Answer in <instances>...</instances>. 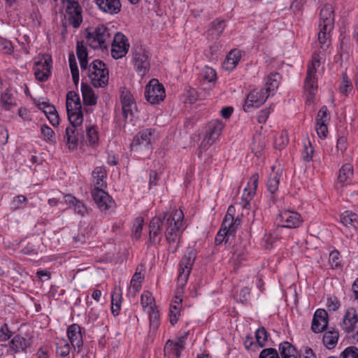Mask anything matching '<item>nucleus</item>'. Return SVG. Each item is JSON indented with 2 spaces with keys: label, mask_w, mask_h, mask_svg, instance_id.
I'll use <instances>...</instances> for the list:
<instances>
[{
  "label": "nucleus",
  "mask_w": 358,
  "mask_h": 358,
  "mask_svg": "<svg viewBox=\"0 0 358 358\" xmlns=\"http://www.w3.org/2000/svg\"><path fill=\"white\" fill-rule=\"evenodd\" d=\"M183 218L184 214L180 209L154 217L148 225L149 242L153 245L159 244L162 238V230L165 229L167 250L170 253L176 252L180 245Z\"/></svg>",
  "instance_id": "nucleus-1"
},
{
  "label": "nucleus",
  "mask_w": 358,
  "mask_h": 358,
  "mask_svg": "<svg viewBox=\"0 0 358 358\" xmlns=\"http://www.w3.org/2000/svg\"><path fill=\"white\" fill-rule=\"evenodd\" d=\"M334 27V13L331 4H324L320 13L318 41L320 48L326 50L330 45L331 32Z\"/></svg>",
  "instance_id": "nucleus-2"
},
{
  "label": "nucleus",
  "mask_w": 358,
  "mask_h": 358,
  "mask_svg": "<svg viewBox=\"0 0 358 358\" xmlns=\"http://www.w3.org/2000/svg\"><path fill=\"white\" fill-rule=\"evenodd\" d=\"M196 257V250L192 248H188L182 257L178 268L177 278V292L183 294L184 288L187 284L192 266Z\"/></svg>",
  "instance_id": "nucleus-3"
},
{
  "label": "nucleus",
  "mask_w": 358,
  "mask_h": 358,
  "mask_svg": "<svg viewBox=\"0 0 358 358\" xmlns=\"http://www.w3.org/2000/svg\"><path fill=\"white\" fill-rule=\"evenodd\" d=\"M196 257V250L192 248H188L182 257L178 268L177 278V292L183 294L184 288L187 284L192 266Z\"/></svg>",
  "instance_id": "nucleus-4"
},
{
  "label": "nucleus",
  "mask_w": 358,
  "mask_h": 358,
  "mask_svg": "<svg viewBox=\"0 0 358 358\" xmlns=\"http://www.w3.org/2000/svg\"><path fill=\"white\" fill-rule=\"evenodd\" d=\"M66 106L70 127L78 128L83 121L82 106L78 94L73 91L69 92L66 94Z\"/></svg>",
  "instance_id": "nucleus-5"
},
{
  "label": "nucleus",
  "mask_w": 358,
  "mask_h": 358,
  "mask_svg": "<svg viewBox=\"0 0 358 358\" xmlns=\"http://www.w3.org/2000/svg\"><path fill=\"white\" fill-rule=\"evenodd\" d=\"M131 62L135 71L141 77L146 75L150 66V54L143 45L135 44L131 49Z\"/></svg>",
  "instance_id": "nucleus-6"
},
{
  "label": "nucleus",
  "mask_w": 358,
  "mask_h": 358,
  "mask_svg": "<svg viewBox=\"0 0 358 358\" xmlns=\"http://www.w3.org/2000/svg\"><path fill=\"white\" fill-rule=\"evenodd\" d=\"M88 76L94 87H103L108 83V71L101 60H95L89 66Z\"/></svg>",
  "instance_id": "nucleus-7"
},
{
  "label": "nucleus",
  "mask_w": 358,
  "mask_h": 358,
  "mask_svg": "<svg viewBox=\"0 0 358 358\" xmlns=\"http://www.w3.org/2000/svg\"><path fill=\"white\" fill-rule=\"evenodd\" d=\"M223 128L224 124L218 120H212L208 124L205 136L198 150L199 157H201L202 152L206 151L210 145L215 142L219 138Z\"/></svg>",
  "instance_id": "nucleus-8"
},
{
  "label": "nucleus",
  "mask_w": 358,
  "mask_h": 358,
  "mask_svg": "<svg viewBox=\"0 0 358 358\" xmlns=\"http://www.w3.org/2000/svg\"><path fill=\"white\" fill-rule=\"evenodd\" d=\"M240 224L241 220L239 219L234 220L233 215H226L222 227L215 236V244L220 245L224 241L227 242L229 237L233 236Z\"/></svg>",
  "instance_id": "nucleus-9"
},
{
  "label": "nucleus",
  "mask_w": 358,
  "mask_h": 358,
  "mask_svg": "<svg viewBox=\"0 0 358 358\" xmlns=\"http://www.w3.org/2000/svg\"><path fill=\"white\" fill-rule=\"evenodd\" d=\"M87 39L90 46L94 49L106 48L107 43L110 41V34L108 29L102 25L96 27L94 32L89 33Z\"/></svg>",
  "instance_id": "nucleus-10"
},
{
  "label": "nucleus",
  "mask_w": 358,
  "mask_h": 358,
  "mask_svg": "<svg viewBox=\"0 0 358 358\" xmlns=\"http://www.w3.org/2000/svg\"><path fill=\"white\" fill-rule=\"evenodd\" d=\"M165 90L156 79L151 80L145 87V97L151 104H158L165 98Z\"/></svg>",
  "instance_id": "nucleus-11"
},
{
  "label": "nucleus",
  "mask_w": 358,
  "mask_h": 358,
  "mask_svg": "<svg viewBox=\"0 0 358 358\" xmlns=\"http://www.w3.org/2000/svg\"><path fill=\"white\" fill-rule=\"evenodd\" d=\"M57 1V0H54ZM66 3V12L69 24L78 28L82 22L81 7L77 0H62Z\"/></svg>",
  "instance_id": "nucleus-12"
},
{
  "label": "nucleus",
  "mask_w": 358,
  "mask_h": 358,
  "mask_svg": "<svg viewBox=\"0 0 358 358\" xmlns=\"http://www.w3.org/2000/svg\"><path fill=\"white\" fill-rule=\"evenodd\" d=\"M111 46V55L114 59H117L126 55L129 48V43L124 34L117 32L113 37Z\"/></svg>",
  "instance_id": "nucleus-13"
},
{
  "label": "nucleus",
  "mask_w": 358,
  "mask_h": 358,
  "mask_svg": "<svg viewBox=\"0 0 358 358\" xmlns=\"http://www.w3.org/2000/svg\"><path fill=\"white\" fill-rule=\"evenodd\" d=\"M268 97L264 89H254L247 96L243 110L248 112L250 108H259Z\"/></svg>",
  "instance_id": "nucleus-14"
},
{
  "label": "nucleus",
  "mask_w": 358,
  "mask_h": 358,
  "mask_svg": "<svg viewBox=\"0 0 358 358\" xmlns=\"http://www.w3.org/2000/svg\"><path fill=\"white\" fill-rule=\"evenodd\" d=\"M259 182L258 173H254L249 179L248 185L244 188L240 205L245 209H249L250 201L254 197Z\"/></svg>",
  "instance_id": "nucleus-15"
},
{
  "label": "nucleus",
  "mask_w": 358,
  "mask_h": 358,
  "mask_svg": "<svg viewBox=\"0 0 358 358\" xmlns=\"http://www.w3.org/2000/svg\"><path fill=\"white\" fill-rule=\"evenodd\" d=\"M279 222L282 227L297 228L303 222V219L299 213L292 210H283L278 215Z\"/></svg>",
  "instance_id": "nucleus-16"
},
{
  "label": "nucleus",
  "mask_w": 358,
  "mask_h": 358,
  "mask_svg": "<svg viewBox=\"0 0 358 358\" xmlns=\"http://www.w3.org/2000/svg\"><path fill=\"white\" fill-rule=\"evenodd\" d=\"M52 59L48 55H43L42 59L36 62L34 66V75L36 78L44 82L47 80L50 75Z\"/></svg>",
  "instance_id": "nucleus-17"
},
{
  "label": "nucleus",
  "mask_w": 358,
  "mask_h": 358,
  "mask_svg": "<svg viewBox=\"0 0 358 358\" xmlns=\"http://www.w3.org/2000/svg\"><path fill=\"white\" fill-rule=\"evenodd\" d=\"M156 130L153 128H146L141 130L134 138L131 146L143 145L148 148H151L155 140Z\"/></svg>",
  "instance_id": "nucleus-18"
},
{
  "label": "nucleus",
  "mask_w": 358,
  "mask_h": 358,
  "mask_svg": "<svg viewBox=\"0 0 358 358\" xmlns=\"http://www.w3.org/2000/svg\"><path fill=\"white\" fill-rule=\"evenodd\" d=\"M92 196L101 211H106L114 207V201L101 188H94L92 190Z\"/></svg>",
  "instance_id": "nucleus-19"
},
{
  "label": "nucleus",
  "mask_w": 358,
  "mask_h": 358,
  "mask_svg": "<svg viewBox=\"0 0 358 358\" xmlns=\"http://www.w3.org/2000/svg\"><path fill=\"white\" fill-rule=\"evenodd\" d=\"M122 114L125 120L129 117L132 118L134 111H136V104L132 94L127 90H123L120 94Z\"/></svg>",
  "instance_id": "nucleus-20"
},
{
  "label": "nucleus",
  "mask_w": 358,
  "mask_h": 358,
  "mask_svg": "<svg viewBox=\"0 0 358 358\" xmlns=\"http://www.w3.org/2000/svg\"><path fill=\"white\" fill-rule=\"evenodd\" d=\"M330 120L328 109L323 106L317 113L315 119V130L320 138H325L328 132L327 123Z\"/></svg>",
  "instance_id": "nucleus-21"
},
{
  "label": "nucleus",
  "mask_w": 358,
  "mask_h": 358,
  "mask_svg": "<svg viewBox=\"0 0 358 358\" xmlns=\"http://www.w3.org/2000/svg\"><path fill=\"white\" fill-rule=\"evenodd\" d=\"M140 0H129L132 4H136ZM99 9L109 15L117 14L122 8L120 0H95Z\"/></svg>",
  "instance_id": "nucleus-22"
},
{
  "label": "nucleus",
  "mask_w": 358,
  "mask_h": 358,
  "mask_svg": "<svg viewBox=\"0 0 358 358\" xmlns=\"http://www.w3.org/2000/svg\"><path fill=\"white\" fill-rule=\"evenodd\" d=\"M188 333H185V336L179 338L178 341L174 343L169 340L165 344L164 351L165 356L169 358L173 357L174 358H179L180 352L184 349L185 340L187 337Z\"/></svg>",
  "instance_id": "nucleus-23"
},
{
  "label": "nucleus",
  "mask_w": 358,
  "mask_h": 358,
  "mask_svg": "<svg viewBox=\"0 0 358 358\" xmlns=\"http://www.w3.org/2000/svg\"><path fill=\"white\" fill-rule=\"evenodd\" d=\"M328 314L324 309H317L314 314L311 329L315 333H320L328 328Z\"/></svg>",
  "instance_id": "nucleus-24"
},
{
  "label": "nucleus",
  "mask_w": 358,
  "mask_h": 358,
  "mask_svg": "<svg viewBox=\"0 0 358 358\" xmlns=\"http://www.w3.org/2000/svg\"><path fill=\"white\" fill-rule=\"evenodd\" d=\"M64 138L70 150L77 148L80 141L83 138V131L80 128L68 127L66 129Z\"/></svg>",
  "instance_id": "nucleus-25"
},
{
  "label": "nucleus",
  "mask_w": 358,
  "mask_h": 358,
  "mask_svg": "<svg viewBox=\"0 0 358 358\" xmlns=\"http://www.w3.org/2000/svg\"><path fill=\"white\" fill-rule=\"evenodd\" d=\"M67 336L71 345L75 349L77 348L78 352H80L83 345L81 327L77 324L70 325L67 329Z\"/></svg>",
  "instance_id": "nucleus-26"
},
{
  "label": "nucleus",
  "mask_w": 358,
  "mask_h": 358,
  "mask_svg": "<svg viewBox=\"0 0 358 358\" xmlns=\"http://www.w3.org/2000/svg\"><path fill=\"white\" fill-rule=\"evenodd\" d=\"M358 322V315L354 308H349L345 314L342 328L347 333L354 332Z\"/></svg>",
  "instance_id": "nucleus-27"
},
{
  "label": "nucleus",
  "mask_w": 358,
  "mask_h": 358,
  "mask_svg": "<svg viewBox=\"0 0 358 358\" xmlns=\"http://www.w3.org/2000/svg\"><path fill=\"white\" fill-rule=\"evenodd\" d=\"M315 75L307 72L306 77L304 81V90L306 96V99L308 101H312L315 97V92L317 90V80Z\"/></svg>",
  "instance_id": "nucleus-28"
},
{
  "label": "nucleus",
  "mask_w": 358,
  "mask_h": 358,
  "mask_svg": "<svg viewBox=\"0 0 358 358\" xmlns=\"http://www.w3.org/2000/svg\"><path fill=\"white\" fill-rule=\"evenodd\" d=\"M338 331L334 327H328L323 335L322 343L327 349H334L338 343Z\"/></svg>",
  "instance_id": "nucleus-29"
},
{
  "label": "nucleus",
  "mask_w": 358,
  "mask_h": 358,
  "mask_svg": "<svg viewBox=\"0 0 358 358\" xmlns=\"http://www.w3.org/2000/svg\"><path fill=\"white\" fill-rule=\"evenodd\" d=\"M144 278V270L143 266H138L136 269V272L130 282V287L129 289V292L136 295V293L139 292L141 288V283Z\"/></svg>",
  "instance_id": "nucleus-30"
},
{
  "label": "nucleus",
  "mask_w": 358,
  "mask_h": 358,
  "mask_svg": "<svg viewBox=\"0 0 358 358\" xmlns=\"http://www.w3.org/2000/svg\"><path fill=\"white\" fill-rule=\"evenodd\" d=\"M178 295L176 296L175 301H173L170 305L169 308V320L172 325H174L177 323L179 316L180 315L181 310V302L182 298L180 295L182 294H178Z\"/></svg>",
  "instance_id": "nucleus-31"
},
{
  "label": "nucleus",
  "mask_w": 358,
  "mask_h": 358,
  "mask_svg": "<svg viewBox=\"0 0 358 358\" xmlns=\"http://www.w3.org/2000/svg\"><path fill=\"white\" fill-rule=\"evenodd\" d=\"M353 176V168L350 164H345L339 170L338 183L343 187L350 182Z\"/></svg>",
  "instance_id": "nucleus-32"
},
{
  "label": "nucleus",
  "mask_w": 358,
  "mask_h": 358,
  "mask_svg": "<svg viewBox=\"0 0 358 358\" xmlns=\"http://www.w3.org/2000/svg\"><path fill=\"white\" fill-rule=\"evenodd\" d=\"M340 220L346 227L354 229L358 227V215L350 210L343 212L340 216Z\"/></svg>",
  "instance_id": "nucleus-33"
},
{
  "label": "nucleus",
  "mask_w": 358,
  "mask_h": 358,
  "mask_svg": "<svg viewBox=\"0 0 358 358\" xmlns=\"http://www.w3.org/2000/svg\"><path fill=\"white\" fill-rule=\"evenodd\" d=\"M81 92L83 99V102L87 106H94L96 104L97 97L95 96L94 92L92 87L87 84L82 83Z\"/></svg>",
  "instance_id": "nucleus-34"
},
{
  "label": "nucleus",
  "mask_w": 358,
  "mask_h": 358,
  "mask_svg": "<svg viewBox=\"0 0 358 358\" xmlns=\"http://www.w3.org/2000/svg\"><path fill=\"white\" fill-rule=\"evenodd\" d=\"M282 171H274V167H272V173L269 175L266 187L271 194H274L278 189L279 183L282 176Z\"/></svg>",
  "instance_id": "nucleus-35"
},
{
  "label": "nucleus",
  "mask_w": 358,
  "mask_h": 358,
  "mask_svg": "<svg viewBox=\"0 0 358 358\" xmlns=\"http://www.w3.org/2000/svg\"><path fill=\"white\" fill-rule=\"evenodd\" d=\"M29 345V341L20 335H15L10 342V348L14 352L24 351Z\"/></svg>",
  "instance_id": "nucleus-36"
},
{
  "label": "nucleus",
  "mask_w": 358,
  "mask_h": 358,
  "mask_svg": "<svg viewBox=\"0 0 358 358\" xmlns=\"http://www.w3.org/2000/svg\"><path fill=\"white\" fill-rule=\"evenodd\" d=\"M241 59V52L238 50H231L226 57L224 62V68L227 70L234 69Z\"/></svg>",
  "instance_id": "nucleus-37"
},
{
  "label": "nucleus",
  "mask_w": 358,
  "mask_h": 358,
  "mask_svg": "<svg viewBox=\"0 0 358 358\" xmlns=\"http://www.w3.org/2000/svg\"><path fill=\"white\" fill-rule=\"evenodd\" d=\"M92 177L95 188H101L106 186V171L104 168L96 167L92 172Z\"/></svg>",
  "instance_id": "nucleus-38"
},
{
  "label": "nucleus",
  "mask_w": 358,
  "mask_h": 358,
  "mask_svg": "<svg viewBox=\"0 0 358 358\" xmlns=\"http://www.w3.org/2000/svg\"><path fill=\"white\" fill-rule=\"evenodd\" d=\"M280 80V76L278 73H271L266 78V88L264 89L268 96L271 92H273L278 87Z\"/></svg>",
  "instance_id": "nucleus-39"
},
{
  "label": "nucleus",
  "mask_w": 358,
  "mask_h": 358,
  "mask_svg": "<svg viewBox=\"0 0 358 358\" xmlns=\"http://www.w3.org/2000/svg\"><path fill=\"white\" fill-rule=\"evenodd\" d=\"M141 304L145 312L157 308L155 298L149 291H144L141 294Z\"/></svg>",
  "instance_id": "nucleus-40"
},
{
  "label": "nucleus",
  "mask_w": 358,
  "mask_h": 358,
  "mask_svg": "<svg viewBox=\"0 0 358 358\" xmlns=\"http://www.w3.org/2000/svg\"><path fill=\"white\" fill-rule=\"evenodd\" d=\"M225 22L220 19H216L211 23V27L208 31V34L211 36L213 39L217 38L223 32L225 28Z\"/></svg>",
  "instance_id": "nucleus-41"
},
{
  "label": "nucleus",
  "mask_w": 358,
  "mask_h": 358,
  "mask_svg": "<svg viewBox=\"0 0 358 358\" xmlns=\"http://www.w3.org/2000/svg\"><path fill=\"white\" fill-rule=\"evenodd\" d=\"M279 350L282 358H298L295 348L287 341L280 344Z\"/></svg>",
  "instance_id": "nucleus-42"
},
{
  "label": "nucleus",
  "mask_w": 358,
  "mask_h": 358,
  "mask_svg": "<svg viewBox=\"0 0 358 358\" xmlns=\"http://www.w3.org/2000/svg\"><path fill=\"white\" fill-rule=\"evenodd\" d=\"M76 53L81 69H86L87 67V52L82 42H77Z\"/></svg>",
  "instance_id": "nucleus-43"
},
{
  "label": "nucleus",
  "mask_w": 358,
  "mask_h": 358,
  "mask_svg": "<svg viewBox=\"0 0 358 358\" xmlns=\"http://www.w3.org/2000/svg\"><path fill=\"white\" fill-rule=\"evenodd\" d=\"M200 77L204 83H214L216 79V72L213 68L205 66L200 73Z\"/></svg>",
  "instance_id": "nucleus-44"
},
{
  "label": "nucleus",
  "mask_w": 358,
  "mask_h": 358,
  "mask_svg": "<svg viewBox=\"0 0 358 358\" xmlns=\"http://www.w3.org/2000/svg\"><path fill=\"white\" fill-rule=\"evenodd\" d=\"M147 313L149 314L150 328L153 331H156L160 324L159 312L157 308H155L147 311Z\"/></svg>",
  "instance_id": "nucleus-45"
},
{
  "label": "nucleus",
  "mask_w": 358,
  "mask_h": 358,
  "mask_svg": "<svg viewBox=\"0 0 358 358\" xmlns=\"http://www.w3.org/2000/svg\"><path fill=\"white\" fill-rule=\"evenodd\" d=\"M0 103L1 107L6 110H11L12 108L15 106L14 98L13 97L12 94L8 92L3 93L1 95Z\"/></svg>",
  "instance_id": "nucleus-46"
},
{
  "label": "nucleus",
  "mask_w": 358,
  "mask_h": 358,
  "mask_svg": "<svg viewBox=\"0 0 358 358\" xmlns=\"http://www.w3.org/2000/svg\"><path fill=\"white\" fill-rule=\"evenodd\" d=\"M69 62L72 75L73 82L75 85H77L79 82V71L77 66L76 57L73 53L70 54Z\"/></svg>",
  "instance_id": "nucleus-47"
},
{
  "label": "nucleus",
  "mask_w": 358,
  "mask_h": 358,
  "mask_svg": "<svg viewBox=\"0 0 358 358\" xmlns=\"http://www.w3.org/2000/svg\"><path fill=\"white\" fill-rule=\"evenodd\" d=\"M41 133L43 140L46 142L55 143V134L52 128L46 124L41 127Z\"/></svg>",
  "instance_id": "nucleus-48"
},
{
  "label": "nucleus",
  "mask_w": 358,
  "mask_h": 358,
  "mask_svg": "<svg viewBox=\"0 0 358 358\" xmlns=\"http://www.w3.org/2000/svg\"><path fill=\"white\" fill-rule=\"evenodd\" d=\"M314 153V148L312 146L310 142L308 141L307 142L303 143V149L302 151V159L305 162H310L313 159Z\"/></svg>",
  "instance_id": "nucleus-49"
},
{
  "label": "nucleus",
  "mask_w": 358,
  "mask_h": 358,
  "mask_svg": "<svg viewBox=\"0 0 358 358\" xmlns=\"http://www.w3.org/2000/svg\"><path fill=\"white\" fill-rule=\"evenodd\" d=\"M256 341L260 347H264L268 339V334L264 327L258 328L255 332Z\"/></svg>",
  "instance_id": "nucleus-50"
},
{
  "label": "nucleus",
  "mask_w": 358,
  "mask_h": 358,
  "mask_svg": "<svg viewBox=\"0 0 358 358\" xmlns=\"http://www.w3.org/2000/svg\"><path fill=\"white\" fill-rule=\"evenodd\" d=\"M70 353V345L65 340L60 341L57 345V354L61 357H66Z\"/></svg>",
  "instance_id": "nucleus-51"
},
{
  "label": "nucleus",
  "mask_w": 358,
  "mask_h": 358,
  "mask_svg": "<svg viewBox=\"0 0 358 358\" xmlns=\"http://www.w3.org/2000/svg\"><path fill=\"white\" fill-rule=\"evenodd\" d=\"M87 138L90 145L94 146L99 140L98 133L94 127H90L86 129Z\"/></svg>",
  "instance_id": "nucleus-52"
},
{
  "label": "nucleus",
  "mask_w": 358,
  "mask_h": 358,
  "mask_svg": "<svg viewBox=\"0 0 358 358\" xmlns=\"http://www.w3.org/2000/svg\"><path fill=\"white\" fill-rule=\"evenodd\" d=\"M143 224V218L139 217L135 219L133 227V232L135 238L138 239L141 237Z\"/></svg>",
  "instance_id": "nucleus-53"
},
{
  "label": "nucleus",
  "mask_w": 358,
  "mask_h": 358,
  "mask_svg": "<svg viewBox=\"0 0 358 358\" xmlns=\"http://www.w3.org/2000/svg\"><path fill=\"white\" fill-rule=\"evenodd\" d=\"M120 303L121 301L119 297V294H113L111 297V312L114 316L119 315Z\"/></svg>",
  "instance_id": "nucleus-54"
},
{
  "label": "nucleus",
  "mask_w": 358,
  "mask_h": 358,
  "mask_svg": "<svg viewBox=\"0 0 358 358\" xmlns=\"http://www.w3.org/2000/svg\"><path fill=\"white\" fill-rule=\"evenodd\" d=\"M341 358H358V348L355 346L348 347L341 352Z\"/></svg>",
  "instance_id": "nucleus-55"
},
{
  "label": "nucleus",
  "mask_w": 358,
  "mask_h": 358,
  "mask_svg": "<svg viewBox=\"0 0 358 358\" xmlns=\"http://www.w3.org/2000/svg\"><path fill=\"white\" fill-rule=\"evenodd\" d=\"M352 90V85L351 81L348 78L347 75L345 74L343 76L342 85L340 87V92L345 94V96L348 95V92L351 91Z\"/></svg>",
  "instance_id": "nucleus-56"
},
{
  "label": "nucleus",
  "mask_w": 358,
  "mask_h": 358,
  "mask_svg": "<svg viewBox=\"0 0 358 358\" xmlns=\"http://www.w3.org/2000/svg\"><path fill=\"white\" fill-rule=\"evenodd\" d=\"M0 51L4 54H11L13 51L12 43L4 38H0Z\"/></svg>",
  "instance_id": "nucleus-57"
},
{
  "label": "nucleus",
  "mask_w": 358,
  "mask_h": 358,
  "mask_svg": "<svg viewBox=\"0 0 358 358\" xmlns=\"http://www.w3.org/2000/svg\"><path fill=\"white\" fill-rule=\"evenodd\" d=\"M259 358H280V357L275 349L269 348L262 350Z\"/></svg>",
  "instance_id": "nucleus-58"
},
{
  "label": "nucleus",
  "mask_w": 358,
  "mask_h": 358,
  "mask_svg": "<svg viewBox=\"0 0 358 358\" xmlns=\"http://www.w3.org/2000/svg\"><path fill=\"white\" fill-rule=\"evenodd\" d=\"M320 62L319 59V55L317 54L313 55L312 61L308 66V70L307 72H310V73H313L315 75L317 69L320 66Z\"/></svg>",
  "instance_id": "nucleus-59"
},
{
  "label": "nucleus",
  "mask_w": 358,
  "mask_h": 358,
  "mask_svg": "<svg viewBox=\"0 0 358 358\" xmlns=\"http://www.w3.org/2000/svg\"><path fill=\"white\" fill-rule=\"evenodd\" d=\"M340 253L338 250H334L329 254V263L332 268H338L340 266Z\"/></svg>",
  "instance_id": "nucleus-60"
},
{
  "label": "nucleus",
  "mask_w": 358,
  "mask_h": 358,
  "mask_svg": "<svg viewBox=\"0 0 358 358\" xmlns=\"http://www.w3.org/2000/svg\"><path fill=\"white\" fill-rule=\"evenodd\" d=\"M27 201V198L23 195H18L14 197L12 206L14 209H19Z\"/></svg>",
  "instance_id": "nucleus-61"
},
{
  "label": "nucleus",
  "mask_w": 358,
  "mask_h": 358,
  "mask_svg": "<svg viewBox=\"0 0 358 358\" xmlns=\"http://www.w3.org/2000/svg\"><path fill=\"white\" fill-rule=\"evenodd\" d=\"M327 307L330 310L335 311L338 309L340 303L336 297H329L327 299Z\"/></svg>",
  "instance_id": "nucleus-62"
},
{
  "label": "nucleus",
  "mask_w": 358,
  "mask_h": 358,
  "mask_svg": "<svg viewBox=\"0 0 358 358\" xmlns=\"http://www.w3.org/2000/svg\"><path fill=\"white\" fill-rule=\"evenodd\" d=\"M73 206L75 212L82 216L84 215L87 211L86 207L80 201H76V203L73 205Z\"/></svg>",
  "instance_id": "nucleus-63"
},
{
  "label": "nucleus",
  "mask_w": 358,
  "mask_h": 358,
  "mask_svg": "<svg viewBox=\"0 0 358 358\" xmlns=\"http://www.w3.org/2000/svg\"><path fill=\"white\" fill-rule=\"evenodd\" d=\"M300 358H316V356L310 348L303 347L301 349Z\"/></svg>",
  "instance_id": "nucleus-64"
}]
</instances>
